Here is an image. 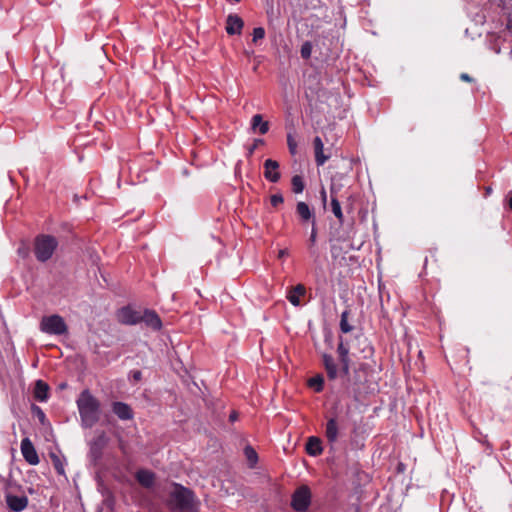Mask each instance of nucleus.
Listing matches in <instances>:
<instances>
[{"label":"nucleus","instance_id":"c756f323","mask_svg":"<svg viewBox=\"0 0 512 512\" xmlns=\"http://www.w3.org/2000/svg\"><path fill=\"white\" fill-rule=\"evenodd\" d=\"M31 411H32V414L39 420V422L42 425H45L47 423L46 415H45V413H44V411L42 410L41 407L33 404L31 406Z\"/></svg>","mask_w":512,"mask_h":512},{"label":"nucleus","instance_id":"f704fd0d","mask_svg":"<svg viewBox=\"0 0 512 512\" xmlns=\"http://www.w3.org/2000/svg\"><path fill=\"white\" fill-rule=\"evenodd\" d=\"M263 143L264 141L262 139H255L253 145L248 149V155L251 156L257 149L258 145Z\"/></svg>","mask_w":512,"mask_h":512},{"label":"nucleus","instance_id":"aec40b11","mask_svg":"<svg viewBox=\"0 0 512 512\" xmlns=\"http://www.w3.org/2000/svg\"><path fill=\"white\" fill-rule=\"evenodd\" d=\"M306 451L311 456L320 455L323 451L321 440L314 436L309 437L306 444Z\"/></svg>","mask_w":512,"mask_h":512},{"label":"nucleus","instance_id":"f03ea898","mask_svg":"<svg viewBox=\"0 0 512 512\" xmlns=\"http://www.w3.org/2000/svg\"><path fill=\"white\" fill-rule=\"evenodd\" d=\"M81 426L92 428L100 419V401L92 395L89 389L83 390L76 400Z\"/></svg>","mask_w":512,"mask_h":512},{"label":"nucleus","instance_id":"c85d7f7f","mask_svg":"<svg viewBox=\"0 0 512 512\" xmlns=\"http://www.w3.org/2000/svg\"><path fill=\"white\" fill-rule=\"evenodd\" d=\"M348 316H349L348 310L343 311L341 314L340 330L343 333H349L353 330V326L348 323Z\"/></svg>","mask_w":512,"mask_h":512},{"label":"nucleus","instance_id":"ddd939ff","mask_svg":"<svg viewBox=\"0 0 512 512\" xmlns=\"http://www.w3.org/2000/svg\"><path fill=\"white\" fill-rule=\"evenodd\" d=\"M141 322H144L147 326L154 330H160L162 327V322L158 314L155 311L149 309H146L141 314Z\"/></svg>","mask_w":512,"mask_h":512},{"label":"nucleus","instance_id":"79ce46f5","mask_svg":"<svg viewBox=\"0 0 512 512\" xmlns=\"http://www.w3.org/2000/svg\"><path fill=\"white\" fill-rule=\"evenodd\" d=\"M508 206L512 210V191L509 192Z\"/></svg>","mask_w":512,"mask_h":512},{"label":"nucleus","instance_id":"b1692460","mask_svg":"<svg viewBox=\"0 0 512 512\" xmlns=\"http://www.w3.org/2000/svg\"><path fill=\"white\" fill-rule=\"evenodd\" d=\"M292 191L296 194L303 192L305 188L304 180L300 175H294L291 179Z\"/></svg>","mask_w":512,"mask_h":512},{"label":"nucleus","instance_id":"7ed1b4c3","mask_svg":"<svg viewBox=\"0 0 512 512\" xmlns=\"http://www.w3.org/2000/svg\"><path fill=\"white\" fill-rule=\"evenodd\" d=\"M168 506L173 512H196L194 494L188 488L176 484L170 494Z\"/></svg>","mask_w":512,"mask_h":512},{"label":"nucleus","instance_id":"9b49d317","mask_svg":"<svg viewBox=\"0 0 512 512\" xmlns=\"http://www.w3.org/2000/svg\"><path fill=\"white\" fill-rule=\"evenodd\" d=\"M279 163L273 159H267L264 162V177L272 182L276 183L280 180V173L278 171Z\"/></svg>","mask_w":512,"mask_h":512},{"label":"nucleus","instance_id":"4be33fe9","mask_svg":"<svg viewBox=\"0 0 512 512\" xmlns=\"http://www.w3.org/2000/svg\"><path fill=\"white\" fill-rule=\"evenodd\" d=\"M343 178H344V175L343 174H339V173H337L336 175H334L332 177L331 185H330L331 198L332 197L338 198V194L341 191V189L343 188V185L341 183V180Z\"/></svg>","mask_w":512,"mask_h":512},{"label":"nucleus","instance_id":"4c0bfd02","mask_svg":"<svg viewBox=\"0 0 512 512\" xmlns=\"http://www.w3.org/2000/svg\"><path fill=\"white\" fill-rule=\"evenodd\" d=\"M503 7L512 8V0H501Z\"/></svg>","mask_w":512,"mask_h":512},{"label":"nucleus","instance_id":"a211bd4d","mask_svg":"<svg viewBox=\"0 0 512 512\" xmlns=\"http://www.w3.org/2000/svg\"><path fill=\"white\" fill-rule=\"evenodd\" d=\"M136 479L143 487L150 488L154 484L155 474L149 470L141 469L137 471Z\"/></svg>","mask_w":512,"mask_h":512},{"label":"nucleus","instance_id":"423d86ee","mask_svg":"<svg viewBox=\"0 0 512 512\" xmlns=\"http://www.w3.org/2000/svg\"><path fill=\"white\" fill-rule=\"evenodd\" d=\"M40 330L50 335H63L68 332V327L62 316L53 314L41 319Z\"/></svg>","mask_w":512,"mask_h":512},{"label":"nucleus","instance_id":"58836bf2","mask_svg":"<svg viewBox=\"0 0 512 512\" xmlns=\"http://www.w3.org/2000/svg\"><path fill=\"white\" fill-rule=\"evenodd\" d=\"M237 419H238V414H237V412L233 411V412L229 415V420H230L231 422H234V421H236Z\"/></svg>","mask_w":512,"mask_h":512},{"label":"nucleus","instance_id":"412c9836","mask_svg":"<svg viewBox=\"0 0 512 512\" xmlns=\"http://www.w3.org/2000/svg\"><path fill=\"white\" fill-rule=\"evenodd\" d=\"M251 128L254 131L259 128V133L264 135L269 130V123L267 121H263L261 114H255L251 119Z\"/></svg>","mask_w":512,"mask_h":512},{"label":"nucleus","instance_id":"7c9ffc66","mask_svg":"<svg viewBox=\"0 0 512 512\" xmlns=\"http://www.w3.org/2000/svg\"><path fill=\"white\" fill-rule=\"evenodd\" d=\"M301 57L303 59H309L312 53V44L309 41H306L301 46Z\"/></svg>","mask_w":512,"mask_h":512},{"label":"nucleus","instance_id":"c03bdc74","mask_svg":"<svg viewBox=\"0 0 512 512\" xmlns=\"http://www.w3.org/2000/svg\"><path fill=\"white\" fill-rule=\"evenodd\" d=\"M486 191H487V193H490V192H491V188H490V187H488V188L486 189Z\"/></svg>","mask_w":512,"mask_h":512},{"label":"nucleus","instance_id":"cd10ccee","mask_svg":"<svg viewBox=\"0 0 512 512\" xmlns=\"http://www.w3.org/2000/svg\"><path fill=\"white\" fill-rule=\"evenodd\" d=\"M244 454L246 456L247 461L250 464V467H254L258 461V455L256 451L251 446H246L244 448Z\"/></svg>","mask_w":512,"mask_h":512},{"label":"nucleus","instance_id":"f257e3e1","mask_svg":"<svg viewBox=\"0 0 512 512\" xmlns=\"http://www.w3.org/2000/svg\"><path fill=\"white\" fill-rule=\"evenodd\" d=\"M339 364L334 357L328 353L322 354V362L329 380H336L339 377H349L351 359L349 356V347L344 344L341 338L337 346Z\"/></svg>","mask_w":512,"mask_h":512},{"label":"nucleus","instance_id":"473e14b6","mask_svg":"<svg viewBox=\"0 0 512 512\" xmlns=\"http://www.w3.org/2000/svg\"><path fill=\"white\" fill-rule=\"evenodd\" d=\"M287 144L290 153L292 155H295L297 153V143L291 134L287 135Z\"/></svg>","mask_w":512,"mask_h":512},{"label":"nucleus","instance_id":"39448f33","mask_svg":"<svg viewBox=\"0 0 512 512\" xmlns=\"http://www.w3.org/2000/svg\"><path fill=\"white\" fill-rule=\"evenodd\" d=\"M56 237L49 234H40L34 239V255L39 262L50 260L58 247Z\"/></svg>","mask_w":512,"mask_h":512},{"label":"nucleus","instance_id":"a19ab883","mask_svg":"<svg viewBox=\"0 0 512 512\" xmlns=\"http://www.w3.org/2000/svg\"><path fill=\"white\" fill-rule=\"evenodd\" d=\"M320 194H321L322 201L325 204L326 203V197H327L325 189H322Z\"/></svg>","mask_w":512,"mask_h":512},{"label":"nucleus","instance_id":"4468645a","mask_svg":"<svg viewBox=\"0 0 512 512\" xmlns=\"http://www.w3.org/2000/svg\"><path fill=\"white\" fill-rule=\"evenodd\" d=\"M49 385L44 382L43 380H37L35 382L34 390H33V396L35 400L39 402H45L49 398Z\"/></svg>","mask_w":512,"mask_h":512},{"label":"nucleus","instance_id":"e433bc0d","mask_svg":"<svg viewBox=\"0 0 512 512\" xmlns=\"http://www.w3.org/2000/svg\"><path fill=\"white\" fill-rule=\"evenodd\" d=\"M289 255L288 249H280L278 252V258H284Z\"/></svg>","mask_w":512,"mask_h":512},{"label":"nucleus","instance_id":"2eb2a0df","mask_svg":"<svg viewBox=\"0 0 512 512\" xmlns=\"http://www.w3.org/2000/svg\"><path fill=\"white\" fill-rule=\"evenodd\" d=\"M315 162L317 166H322L329 159V155L324 154V144L319 136H316L313 141Z\"/></svg>","mask_w":512,"mask_h":512},{"label":"nucleus","instance_id":"2f4dec72","mask_svg":"<svg viewBox=\"0 0 512 512\" xmlns=\"http://www.w3.org/2000/svg\"><path fill=\"white\" fill-rule=\"evenodd\" d=\"M253 38L252 41L257 43L258 40H261L265 37V30L263 27H256L253 29Z\"/></svg>","mask_w":512,"mask_h":512},{"label":"nucleus","instance_id":"20e7f679","mask_svg":"<svg viewBox=\"0 0 512 512\" xmlns=\"http://www.w3.org/2000/svg\"><path fill=\"white\" fill-rule=\"evenodd\" d=\"M4 481V495L7 507L13 512H21L28 506L29 500L25 495H16L21 490V486L11 479H3Z\"/></svg>","mask_w":512,"mask_h":512},{"label":"nucleus","instance_id":"72a5a7b5","mask_svg":"<svg viewBox=\"0 0 512 512\" xmlns=\"http://www.w3.org/2000/svg\"><path fill=\"white\" fill-rule=\"evenodd\" d=\"M284 201V198L281 194H274L270 197L271 205L274 207H277L278 205L282 204Z\"/></svg>","mask_w":512,"mask_h":512},{"label":"nucleus","instance_id":"393cba45","mask_svg":"<svg viewBox=\"0 0 512 512\" xmlns=\"http://www.w3.org/2000/svg\"><path fill=\"white\" fill-rule=\"evenodd\" d=\"M308 385L311 388H314V390L316 392H321L323 390V386H324V377L322 375L318 374L309 379Z\"/></svg>","mask_w":512,"mask_h":512},{"label":"nucleus","instance_id":"c9c22d12","mask_svg":"<svg viewBox=\"0 0 512 512\" xmlns=\"http://www.w3.org/2000/svg\"><path fill=\"white\" fill-rule=\"evenodd\" d=\"M460 79H461L462 81H465V82H472V81H473V78H472V77H470L467 73H462V74L460 75Z\"/></svg>","mask_w":512,"mask_h":512},{"label":"nucleus","instance_id":"f3484780","mask_svg":"<svg viewBox=\"0 0 512 512\" xmlns=\"http://www.w3.org/2000/svg\"><path fill=\"white\" fill-rule=\"evenodd\" d=\"M296 213L299 216L301 222H308L315 219L313 211L310 209L307 203L300 201L296 205Z\"/></svg>","mask_w":512,"mask_h":512},{"label":"nucleus","instance_id":"37998d69","mask_svg":"<svg viewBox=\"0 0 512 512\" xmlns=\"http://www.w3.org/2000/svg\"><path fill=\"white\" fill-rule=\"evenodd\" d=\"M98 442L100 443V447H102L104 444V437H100L94 444L96 445Z\"/></svg>","mask_w":512,"mask_h":512},{"label":"nucleus","instance_id":"5701e85b","mask_svg":"<svg viewBox=\"0 0 512 512\" xmlns=\"http://www.w3.org/2000/svg\"><path fill=\"white\" fill-rule=\"evenodd\" d=\"M331 209L334 216L338 219V221L342 224L344 222V215L341 209L340 202L338 198L332 197L331 199Z\"/></svg>","mask_w":512,"mask_h":512},{"label":"nucleus","instance_id":"1a4fd4ad","mask_svg":"<svg viewBox=\"0 0 512 512\" xmlns=\"http://www.w3.org/2000/svg\"><path fill=\"white\" fill-rule=\"evenodd\" d=\"M141 311L134 310L130 307H123L118 312V320L122 324L135 325L141 322Z\"/></svg>","mask_w":512,"mask_h":512},{"label":"nucleus","instance_id":"6ab92c4d","mask_svg":"<svg viewBox=\"0 0 512 512\" xmlns=\"http://www.w3.org/2000/svg\"><path fill=\"white\" fill-rule=\"evenodd\" d=\"M325 436L330 444H333L338 439V424L336 419L331 418L326 423Z\"/></svg>","mask_w":512,"mask_h":512},{"label":"nucleus","instance_id":"0eeeda50","mask_svg":"<svg viewBox=\"0 0 512 512\" xmlns=\"http://www.w3.org/2000/svg\"><path fill=\"white\" fill-rule=\"evenodd\" d=\"M311 504V491L306 485L297 488L292 494L291 507L297 512H305Z\"/></svg>","mask_w":512,"mask_h":512},{"label":"nucleus","instance_id":"ea45409f","mask_svg":"<svg viewBox=\"0 0 512 512\" xmlns=\"http://www.w3.org/2000/svg\"><path fill=\"white\" fill-rule=\"evenodd\" d=\"M141 375H142L141 372L138 371V370L133 373V377H134L135 380H140L141 379Z\"/></svg>","mask_w":512,"mask_h":512},{"label":"nucleus","instance_id":"f8f14e48","mask_svg":"<svg viewBox=\"0 0 512 512\" xmlns=\"http://www.w3.org/2000/svg\"><path fill=\"white\" fill-rule=\"evenodd\" d=\"M244 26L241 17L236 14H229L226 19V32L229 35H240Z\"/></svg>","mask_w":512,"mask_h":512},{"label":"nucleus","instance_id":"9d476101","mask_svg":"<svg viewBox=\"0 0 512 512\" xmlns=\"http://www.w3.org/2000/svg\"><path fill=\"white\" fill-rule=\"evenodd\" d=\"M112 412L122 421L132 420L134 411L131 406L125 402L114 401L111 404Z\"/></svg>","mask_w":512,"mask_h":512},{"label":"nucleus","instance_id":"a878e982","mask_svg":"<svg viewBox=\"0 0 512 512\" xmlns=\"http://www.w3.org/2000/svg\"><path fill=\"white\" fill-rule=\"evenodd\" d=\"M50 458L52 460V464H53V467L55 468L56 472L59 475H64L65 474L64 462L62 461L60 456H58L55 453H51Z\"/></svg>","mask_w":512,"mask_h":512},{"label":"nucleus","instance_id":"6e6552de","mask_svg":"<svg viewBox=\"0 0 512 512\" xmlns=\"http://www.w3.org/2000/svg\"><path fill=\"white\" fill-rule=\"evenodd\" d=\"M21 453L23 455V458L25 461L30 465H37L39 463V456L37 454V451L32 443V441L25 437L21 441Z\"/></svg>","mask_w":512,"mask_h":512},{"label":"nucleus","instance_id":"bb28decb","mask_svg":"<svg viewBox=\"0 0 512 512\" xmlns=\"http://www.w3.org/2000/svg\"><path fill=\"white\" fill-rule=\"evenodd\" d=\"M316 237H317L316 220L313 219L312 230H311V234L309 237V249H310V254L317 258L318 255L316 253V250L314 249V245L316 243Z\"/></svg>","mask_w":512,"mask_h":512},{"label":"nucleus","instance_id":"dca6fc26","mask_svg":"<svg viewBox=\"0 0 512 512\" xmlns=\"http://www.w3.org/2000/svg\"><path fill=\"white\" fill-rule=\"evenodd\" d=\"M306 294V288L303 284H297L296 286L292 287L288 293H287V299L288 301L295 307H298L301 305L300 303V297L304 296Z\"/></svg>","mask_w":512,"mask_h":512}]
</instances>
